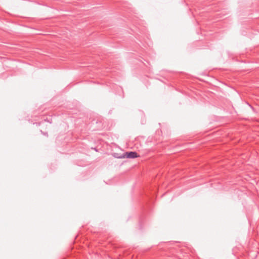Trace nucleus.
Instances as JSON below:
<instances>
[{"label":"nucleus","mask_w":259,"mask_h":259,"mask_svg":"<svg viewBox=\"0 0 259 259\" xmlns=\"http://www.w3.org/2000/svg\"><path fill=\"white\" fill-rule=\"evenodd\" d=\"M138 157H139V155H138V154L136 152L131 151L130 152H125V153H123L121 156H119L118 158H136Z\"/></svg>","instance_id":"obj_1"}]
</instances>
